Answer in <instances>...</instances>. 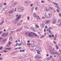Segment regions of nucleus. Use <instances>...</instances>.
Returning <instances> with one entry per match:
<instances>
[{
  "label": "nucleus",
  "mask_w": 61,
  "mask_h": 61,
  "mask_svg": "<svg viewBox=\"0 0 61 61\" xmlns=\"http://www.w3.org/2000/svg\"><path fill=\"white\" fill-rule=\"evenodd\" d=\"M57 18H56L55 17L54 18V20L53 22V24H55L56 23V21Z\"/></svg>",
  "instance_id": "obj_9"
},
{
  "label": "nucleus",
  "mask_w": 61,
  "mask_h": 61,
  "mask_svg": "<svg viewBox=\"0 0 61 61\" xmlns=\"http://www.w3.org/2000/svg\"><path fill=\"white\" fill-rule=\"evenodd\" d=\"M44 31L45 32H46V30L45 29H44Z\"/></svg>",
  "instance_id": "obj_59"
},
{
  "label": "nucleus",
  "mask_w": 61,
  "mask_h": 61,
  "mask_svg": "<svg viewBox=\"0 0 61 61\" xmlns=\"http://www.w3.org/2000/svg\"><path fill=\"white\" fill-rule=\"evenodd\" d=\"M38 7H36L35 8V9L36 10H37V8H38Z\"/></svg>",
  "instance_id": "obj_39"
},
{
  "label": "nucleus",
  "mask_w": 61,
  "mask_h": 61,
  "mask_svg": "<svg viewBox=\"0 0 61 61\" xmlns=\"http://www.w3.org/2000/svg\"><path fill=\"white\" fill-rule=\"evenodd\" d=\"M17 4V2H16L14 4V5H16Z\"/></svg>",
  "instance_id": "obj_23"
},
{
  "label": "nucleus",
  "mask_w": 61,
  "mask_h": 61,
  "mask_svg": "<svg viewBox=\"0 0 61 61\" xmlns=\"http://www.w3.org/2000/svg\"><path fill=\"white\" fill-rule=\"evenodd\" d=\"M52 36L53 37H54V35H52Z\"/></svg>",
  "instance_id": "obj_64"
},
{
  "label": "nucleus",
  "mask_w": 61,
  "mask_h": 61,
  "mask_svg": "<svg viewBox=\"0 0 61 61\" xmlns=\"http://www.w3.org/2000/svg\"><path fill=\"white\" fill-rule=\"evenodd\" d=\"M53 4H54L55 5H56V6H58V4H57L55 2H53Z\"/></svg>",
  "instance_id": "obj_13"
},
{
  "label": "nucleus",
  "mask_w": 61,
  "mask_h": 61,
  "mask_svg": "<svg viewBox=\"0 0 61 61\" xmlns=\"http://www.w3.org/2000/svg\"><path fill=\"white\" fill-rule=\"evenodd\" d=\"M35 58L36 59H41L42 58L41 56L40 57L39 56L36 55L35 56Z\"/></svg>",
  "instance_id": "obj_5"
},
{
  "label": "nucleus",
  "mask_w": 61,
  "mask_h": 61,
  "mask_svg": "<svg viewBox=\"0 0 61 61\" xmlns=\"http://www.w3.org/2000/svg\"><path fill=\"white\" fill-rule=\"evenodd\" d=\"M33 4H31L30 5V6H33Z\"/></svg>",
  "instance_id": "obj_57"
},
{
  "label": "nucleus",
  "mask_w": 61,
  "mask_h": 61,
  "mask_svg": "<svg viewBox=\"0 0 61 61\" xmlns=\"http://www.w3.org/2000/svg\"><path fill=\"white\" fill-rule=\"evenodd\" d=\"M41 2L42 3H44V1L43 0Z\"/></svg>",
  "instance_id": "obj_54"
},
{
  "label": "nucleus",
  "mask_w": 61,
  "mask_h": 61,
  "mask_svg": "<svg viewBox=\"0 0 61 61\" xmlns=\"http://www.w3.org/2000/svg\"><path fill=\"white\" fill-rule=\"evenodd\" d=\"M56 48L57 49H59V47H58V46L57 45L56 46Z\"/></svg>",
  "instance_id": "obj_22"
},
{
  "label": "nucleus",
  "mask_w": 61,
  "mask_h": 61,
  "mask_svg": "<svg viewBox=\"0 0 61 61\" xmlns=\"http://www.w3.org/2000/svg\"><path fill=\"white\" fill-rule=\"evenodd\" d=\"M25 29H29V28H28V27L27 26H25Z\"/></svg>",
  "instance_id": "obj_24"
},
{
  "label": "nucleus",
  "mask_w": 61,
  "mask_h": 61,
  "mask_svg": "<svg viewBox=\"0 0 61 61\" xmlns=\"http://www.w3.org/2000/svg\"><path fill=\"white\" fill-rule=\"evenodd\" d=\"M1 39H2V38H0V42L1 41Z\"/></svg>",
  "instance_id": "obj_62"
},
{
  "label": "nucleus",
  "mask_w": 61,
  "mask_h": 61,
  "mask_svg": "<svg viewBox=\"0 0 61 61\" xmlns=\"http://www.w3.org/2000/svg\"><path fill=\"white\" fill-rule=\"evenodd\" d=\"M52 51H53V50L51 51L52 54V55H53V54L54 55H58V56H59L60 57V54H59L56 51L55 52H54V51H53V53H52Z\"/></svg>",
  "instance_id": "obj_3"
},
{
  "label": "nucleus",
  "mask_w": 61,
  "mask_h": 61,
  "mask_svg": "<svg viewBox=\"0 0 61 61\" xmlns=\"http://www.w3.org/2000/svg\"><path fill=\"white\" fill-rule=\"evenodd\" d=\"M45 16L47 18H50L52 16V15L51 13H46Z\"/></svg>",
  "instance_id": "obj_2"
},
{
  "label": "nucleus",
  "mask_w": 61,
  "mask_h": 61,
  "mask_svg": "<svg viewBox=\"0 0 61 61\" xmlns=\"http://www.w3.org/2000/svg\"><path fill=\"white\" fill-rule=\"evenodd\" d=\"M3 49V47H0V50H2Z\"/></svg>",
  "instance_id": "obj_38"
},
{
  "label": "nucleus",
  "mask_w": 61,
  "mask_h": 61,
  "mask_svg": "<svg viewBox=\"0 0 61 61\" xmlns=\"http://www.w3.org/2000/svg\"><path fill=\"white\" fill-rule=\"evenodd\" d=\"M27 45L28 46H30V43H28Z\"/></svg>",
  "instance_id": "obj_45"
},
{
  "label": "nucleus",
  "mask_w": 61,
  "mask_h": 61,
  "mask_svg": "<svg viewBox=\"0 0 61 61\" xmlns=\"http://www.w3.org/2000/svg\"><path fill=\"white\" fill-rule=\"evenodd\" d=\"M59 20V21L60 22H61V19H60V20Z\"/></svg>",
  "instance_id": "obj_58"
},
{
  "label": "nucleus",
  "mask_w": 61,
  "mask_h": 61,
  "mask_svg": "<svg viewBox=\"0 0 61 61\" xmlns=\"http://www.w3.org/2000/svg\"><path fill=\"white\" fill-rule=\"evenodd\" d=\"M19 30L20 31V30H21L23 29V27H21L20 29H19Z\"/></svg>",
  "instance_id": "obj_26"
},
{
  "label": "nucleus",
  "mask_w": 61,
  "mask_h": 61,
  "mask_svg": "<svg viewBox=\"0 0 61 61\" xmlns=\"http://www.w3.org/2000/svg\"><path fill=\"white\" fill-rule=\"evenodd\" d=\"M22 22H23V20H20V22H21V23H22Z\"/></svg>",
  "instance_id": "obj_61"
},
{
  "label": "nucleus",
  "mask_w": 61,
  "mask_h": 61,
  "mask_svg": "<svg viewBox=\"0 0 61 61\" xmlns=\"http://www.w3.org/2000/svg\"><path fill=\"white\" fill-rule=\"evenodd\" d=\"M49 33H51V31L50 30H49Z\"/></svg>",
  "instance_id": "obj_47"
},
{
  "label": "nucleus",
  "mask_w": 61,
  "mask_h": 61,
  "mask_svg": "<svg viewBox=\"0 0 61 61\" xmlns=\"http://www.w3.org/2000/svg\"><path fill=\"white\" fill-rule=\"evenodd\" d=\"M41 26V28H44L45 27V24L44 23L41 24L40 25Z\"/></svg>",
  "instance_id": "obj_7"
},
{
  "label": "nucleus",
  "mask_w": 61,
  "mask_h": 61,
  "mask_svg": "<svg viewBox=\"0 0 61 61\" xmlns=\"http://www.w3.org/2000/svg\"><path fill=\"white\" fill-rule=\"evenodd\" d=\"M6 5V3H4V5Z\"/></svg>",
  "instance_id": "obj_44"
},
{
  "label": "nucleus",
  "mask_w": 61,
  "mask_h": 61,
  "mask_svg": "<svg viewBox=\"0 0 61 61\" xmlns=\"http://www.w3.org/2000/svg\"><path fill=\"white\" fill-rule=\"evenodd\" d=\"M50 58H49L47 60H50Z\"/></svg>",
  "instance_id": "obj_55"
},
{
  "label": "nucleus",
  "mask_w": 61,
  "mask_h": 61,
  "mask_svg": "<svg viewBox=\"0 0 61 61\" xmlns=\"http://www.w3.org/2000/svg\"><path fill=\"white\" fill-rule=\"evenodd\" d=\"M36 17L37 19H40V17L37 16H36Z\"/></svg>",
  "instance_id": "obj_18"
},
{
  "label": "nucleus",
  "mask_w": 61,
  "mask_h": 61,
  "mask_svg": "<svg viewBox=\"0 0 61 61\" xmlns=\"http://www.w3.org/2000/svg\"><path fill=\"white\" fill-rule=\"evenodd\" d=\"M59 15L60 16V17H61V13H59Z\"/></svg>",
  "instance_id": "obj_43"
},
{
  "label": "nucleus",
  "mask_w": 61,
  "mask_h": 61,
  "mask_svg": "<svg viewBox=\"0 0 61 61\" xmlns=\"http://www.w3.org/2000/svg\"><path fill=\"white\" fill-rule=\"evenodd\" d=\"M8 32L5 33L3 34L2 35V36H7L8 35Z\"/></svg>",
  "instance_id": "obj_8"
},
{
  "label": "nucleus",
  "mask_w": 61,
  "mask_h": 61,
  "mask_svg": "<svg viewBox=\"0 0 61 61\" xmlns=\"http://www.w3.org/2000/svg\"><path fill=\"white\" fill-rule=\"evenodd\" d=\"M38 42H41V40H39L37 41Z\"/></svg>",
  "instance_id": "obj_34"
},
{
  "label": "nucleus",
  "mask_w": 61,
  "mask_h": 61,
  "mask_svg": "<svg viewBox=\"0 0 61 61\" xmlns=\"http://www.w3.org/2000/svg\"><path fill=\"white\" fill-rule=\"evenodd\" d=\"M31 46L32 47H35V46H34V44L32 45Z\"/></svg>",
  "instance_id": "obj_28"
},
{
  "label": "nucleus",
  "mask_w": 61,
  "mask_h": 61,
  "mask_svg": "<svg viewBox=\"0 0 61 61\" xmlns=\"http://www.w3.org/2000/svg\"><path fill=\"white\" fill-rule=\"evenodd\" d=\"M11 47H10L9 48H5V50H11Z\"/></svg>",
  "instance_id": "obj_12"
},
{
  "label": "nucleus",
  "mask_w": 61,
  "mask_h": 61,
  "mask_svg": "<svg viewBox=\"0 0 61 61\" xmlns=\"http://www.w3.org/2000/svg\"><path fill=\"white\" fill-rule=\"evenodd\" d=\"M9 39L10 41H12V37L11 36L9 38Z\"/></svg>",
  "instance_id": "obj_16"
},
{
  "label": "nucleus",
  "mask_w": 61,
  "mask_h": 61,
  "mask_svg": "<svg viewBox=\"0 0 61 61\" xmlns=\"http://www.w3.org/2000/svg\"><path fill=\"white\" fill-rule=\"evenodd\" d=\"M6 40V39H4L3 40L2 42H5Z\"/></svg>",
  "instance_id": "obj_17"
},
{
  "label": "nucleus",
  "mask_w": 61,
  "mask_h": 61,
  "mask_svg": "<svg viewBox=\"0 0 61 61\" xmlns=\"http://www.w3.org/2000/svg\"><path fill=\"white\" fill-rule=\"evenodd\" d=\"M27 57V56L26 55H25V56H24V58H26Z\"/></svg>",
  "instance_id": "obj_51"
},
{
  "label": "nucleus",
  "mask_w": 61,
  "mask_h": 61,
  "mask_svg": "<svg viewBox=\"0 0 61 61\" xmlns=\"http://www.w3.org/2000/svg\"><path fill=\"white\" fill-rule=\"evenodd\" d=\"M33 34L35 35V36H36V37L37 36V34H36L35 33H34Z\"/></svg>",
  "instance_id": "obj_27"
},
{
  "label": "nucleus",
  "mask_w": 61,
  "mask_h": 61,
  "mask_svg": "<svg viewBox=\"0 0 61 61\" xmlns=\"http://www.w3.org/2000/svg\"><path fill=\"white\" fill-rule=\"evenodd\" d=\"M25 36H31V34L30 33L26 32L25 33Z\"/></svg>",
  "instance_id": "obj_6"
},
{
  "label": "nucleus",
  "mask_w": 61,
  "mask_h": 61,
  "mask_svg": "<svg viewBox=\"0 0 61 61\" xmlns=\"http://www.w3.org/2000/svg\"><path fill=\"white\" fill-rule=\"evenodd\" d=\"M29 19H30V17H28V20H29Z\"/></svg>",
  "instance_id": "obj_42"
},
{
  "label": "nucleus",
  "mask_w": 61,
  "mask_h": 61,
  "mask_svg": "<svg viewBox=\"0 0 61 61\" xmlns=\"http://www.w3.org/2000/svg\"><path fill=\"white\" fill-rule=\"evenodd\" d=\"M44 35H43L41 37V38H43V37H44Z\"/></svg>",
  "instance_id": "obj_36"
},
{
  "label": "nucleus",
  "mask_w": 61,
  "mask_h": 61,
  "mask_svg": "<svg viewBox=\"0 0 61 61\" xmlns=\"http://www.w3.org/2000/svg\"><path fill=\"white\" fill-rule=\"evenodd\" d=\"M33 16L34 17H36L37 16V15H36V13H34L33 15Z\"/></svg>",
  "instance_id": "obj_14"
},
{
  "label": "nucleus",
  "mask_w": 61,
  "mask_h": 61,
  "mask_svg": "<svg viewBox=\"0 0 61 61\" xmlns=\"http://www.w3.org/2000/svg\"><path fill=\"white\" fill-rule=\"evenodd\" d=\"M18 43H16V45H15V46H17L18 45Z\"/></svg>",
  "instance_id": "obj_35"
},
{
  "label": "nucleus",
  "mask_w": 61,
  "mask_h": 61,
  "mask_svg": "<svg viewBox=\"0 0 61 61\" xmlns=\"http://www.w3.org/2000/svg\"><path fill=\"white\" fill-rule=\"evenodd\" d=\"M4 23V21H2V22L0 23V25H2Z\"/></svg>",
  "instance_id": "obj_19"
},
{
  "label": "nucleus",
  "mask_w": 61,
  "mask_h": 61,
  "mask_svg": "<svg viewBox=\"0 0 61 61\" xmlns=\"http://www.w3.org/2000/svg\"><path fill=\"white\" fill-rule=\"evenodd\" d=\"M20 31V30H19V29L17 30H15V32H16V31Z\"/></svg>",
  "instance_id": "obj_41"
},
{
  "label": "nucleus",
  "mask_w": 61,
  "mask_h": 61,
  "mask_svg": "<svg viewBox=\"0 0 61 61\" xmlns=\"http://www.w3.org/2000/svg\"><path fill=\"white\" fill-rule=\"evenodd\" d=\"M22 44L21 43H20L18 44V46H22Z\"/></svg>",
  "instance_id": "obj_32"
},
{
  "label": "nucleus",
  "mask_w": 61,
  "mask_h": 61,
  "mask_svg": "<svg viewBox=\"0 0 61 61\" xmlns=\"http://www.w3.org/2000/svg\"><path fill=\"white\" fill-rule=\"evenodd\" d=\"M23 11V8L20 7L18 9V11L19 12H22Z\"/></svg>",
  "instance_id": "obj_4"
},
{
  "label": "nucleus",
  "mask_w": 61,
  "mask_h": 61,
  "mask_svg": "<svg viewBox=\"0 0 61 61\" xmlns=\"http://www.w3.org/2000/svg\"><path fill=\"white\" fill-rule=\"evenodd\" d=\"M48 28V27H47V26L46 25L45 27V28H46V29H47Z\"/></svg>",
  "instance_id": "obj_48"
},
{
  "label": "nucleus",
  "mask_w": 61,
  "mask_h": 61,
  "mask_svg": "<svg viewBox=\"0 0 61 61\" xmlns=\"http://www.w3.org/2000/svg\"><path fill=\"white\" fill-rule=\"evenodd\" d=\"M35 26H36V28H39V27L37 25H35Z\"/></svg>",
  "instance_id": "obj_30"
},
{
  "label": "nucleus",
  "mask_w": 61,
  "mask_h": 61,
  "mask_svg": "<svg viewBox=\"0 0 61 61\" xmlns=\"http://www.w3.org/2000/svg\"><path fill=\"white\" fill-rule=\"evenodd\" d=\"M8 52V51H7L5 50L3 51V52H5H5Z\"/></svg>",
  "instance_id": "obj_25"
},
{
  "label": "nucleus",
  "mask_w": 61,
  "mask_h": 61,
  "mask_svg": "<svg viewBox=\"0 0 61 61\" xmlns=\"http://www.w3.org/2000/svg\"><path fill=\"white\" fill-rule=\"evenodd\" d=\"M49 36L50 38H51V37H52V36H51V35H49Z\"/></svg>",
  "instance_id": "obj_53"
},
{
  "label": "nucleus",
  "mask_w": 61,
  "mask_h": 61,
  "mask_svg": "<svg viewBox=\"0 0 61 61\" xmlns=\"http://www.w3.org/2000/svg\"><path fill=\"white\" fill-rule=\"evenodd\" d=\"M60 20H58V23H59L60 22V21H59Z\"/></svg>",
  "instance_id": "obj_60"
},
{
  "label": "nucleus",
  "mask_w": 61,
  "mask_h": 61,
  "mask_svg": "<svg viewBox=\"0 0 61 61\" xmlns=\"http://www.w3.org/2000/svg\"><path fill=\"white\" fill-rule=\"evenodd\" d=\"M11 44H12V43L11 42L9 41V43H8V44H9V45H10Z\"/></svg>",
  "instance_id": "obj_40"
},
{
  "label": "nucleus",
  "mask_w": 61,
  "mask_h": 61,
  "mask_svg": "<svg viewBox=\"0 0 61 61\" xmlns=\"http://www.w3.org/2000/svg\"><path fill=\"white\" fill-rule=\"evenodd\" d=\"M56 7H57V8H58V9H60V10L61 9L60 8V7H59V6H56Z\"/></svg>",
  "instance_id": "obj_20"
},
{
  "label": "nucleus",
  "mask_w": 61,
  "mask_h": 61,
  "mask_svg": "<svg viewBox=\"0 0 61 61\" xmlns=\"http://www.w3.org/2000/svg\"><path fill=\"white\" fill-rule=\"evenodd\" d=\"M21 48V47H20L18 48V49H20Z\"/></svg>",
  "instance_id": "obj_52"
},
{
  "label": "nucleus",
  "mask_w": 61,
  "mask_h": 61,
  "mask_svg": "<svg viewBox=\"0 0 61 61\" xmlns=\"http://www.w3.org/2000/svg\"><path fill=\"white\" fill-rule=\"evenodd\" d=\"M16 8H15V10H14V11L15 12V11H16Z\"/></svg>",
  "instance_id": "obj_56"
},
{
  "label": "nucleus",
  "mask_w": 61,
  "mask_h": 61,
  "mask_svg": "<svg viewBox=\"0 0 61 61\" xmlns=\"http://www.w3.org/2000/svg\"><path fill=\"white\" fill-rule=\"evenodd\" d=\"M52 56H51L50 57V59H51V58H52Z\"/></svg>",
  "instance_id": "obj_50"
},
{
  "label": "nucleus",
  "mask_w": 61,
  "mask_h": 61,
  "mask_svg": "<svg viewBox=\"0 0 61 61\" xmlns=\"http://www.w3.org/2000/svg\"><path fill=\"white\" fill-rule=\"evenodd\" d=\"M14 10H11L9 12V13H10V14L12 13H13V12H14Z\"/></svg>",
  "instance_id": "obj_11"
},
{
  "label": "nucleus",
  "mask_w": 61,
  "mask_h": 61,
  "mask_svg": "<svg viewBox=\"0 0 61 61\" xmlns=\"http://www.w3.org/2000/svg\"><path fill=\"white\" fill-rule=\"evenodd\" d=\"M20 52H25V50H20Z\"/></svg>",
  "instance_id": "obj_29"
},
{
  "label": "nucleus",
  "mask_w": 61,
  "mask_h": 61,
  "mask_svg": "<svg viewBox=\"0 0 61 61\" xmlns=\"http://www.w3.org/2000/svg\"><path fill=\"white\" fill-rule=\"evenodd\" d=\"M53 43L55 44H56V41H53Z\"/></svg>",
  "instance_id": "obj_49"
},
{
  "label": "nucleus",
  "mask_w": 61,
  "mask_h": 61,
  "mask_svg": "<svg viewBox=\"0 0 61 61\" xmlns=\"http://www.w3.org/2000/svg\"><path fill=\"white\" fill-rule=\"evenodd\" d=\"M56 11L57 12H60V10L58 9H57Z\"/></svg>",
  "instance_id": "obj_33"
},
{
  "label": "nucleus",
  "mask_w": 61,
  "mask_h": 61,
  "mask_svg": "<svg viewBox=\"0 0 61 61\" xmlns=\"http://www.w3.org/2000/svg\"><path fill=\"white\" fill-rule=\"evenodd\" d=\"M40 52H41V51H39L37 52V54H40Z\"/></svg>",
  "instance_id": "obj_37"
},
{
  "label": "nucleus",
  "mask_w": 61,
  "mask_h": 61,
  "mask_svg": "<svg viewBox=\"0 0 61 61\" xmlns=\"http://www.w3.org/2000/svg\"><path fill=\"white\" fill-rule=\"evenodd\" d=\"M30 29L32 30H33V32H35V31H36V30H35V29H34V28H31Z\"/></svg>",
  "instance_id": "obj_15"
},
{
  "label": "nucleus",
  "mask_w": 61,
  "mask_h": 61,
  "mask_svg": "<svg viewBox=\"0 0 61 61\" xmlns=\"http://www.w3.org/2000/svg\"><path fill=\"white\" fill-rule=\"evenodd\" d=\"M50 20H47L45 22V24H49L50 23Z\"/></svg>",
  "instance_id": "obj_10"
},
{
  "label": "nucleus",
  "mask_w": 61,
  "mask_h": 61,
  "mask_svg": "<svg viewBox=\"0 0 61 61\" xmlns=\"http://www.w3.org/2000/svg\"><path fill=\"white\" fill-rule=\"evenodd\" d=\"M53 29V28L52 27H51L49 29Z\"/></svg>",
  "instance_id": "obj_46"
},
{
  "label": "nucleus",
  "mask_w": 61,
  "mask_h": 61,
  "mask_svg": "<svg viewBox=\"0 0 61 61\" xmlns=\"http://www.w3.org/2000/svg\"><path fill=\"white\" fill-rule=\"evenodd\" d=\"M21 25V24L20 23H18L17 24V26H20V25Z\"/></svg>",
  "instance_id": "obj_21"
},
{
  "label": "nucleus",
  "mask_w": 61,
  "mask_h": 61,
  "mask_svg": "<svg viewBox=\"0 0 61 61\" xmlns=\"http://www.w3.org/2000/svg\"><path fill=\"white\" fill-rule=\"evenodd\" d=\"M21 16L20 15H19V16L17 17L16 19H15L14 20L12 21V22L14 23L15 24L16 23H17V21L20 18H21Z\"/></svg>",
  "instance_id": "obj_1"
},
{
  "label": "nucleus",
  "mask_w": 61,
  "mask_h": 61,
  "mask_svg": "<svg viewBox=\"0 0 61 61\" xmlns=\"http://www.w3.org/2000/svg\"><path fill=\"white\" fill-rule=\"evenodd\" d=\"M30 42V41H27L28 43H29V42Z\"/></svg>",
  "instance_id": "obj_63"
},
{
  "label": "nucleus",
  "mask_w": 61,
  "mask_h": 61,
  "mask_svg": "<svg viewBox=\"0 0 61 61\" xmlns=\"http://www.w3.org/2000/svg\"><path fill=\"white\" fill-rule=\"evenodd\" d=\"M39 49H40L41 50V51H42V50H41V48L40 47H39L38 48Z\"/></svg>",
  "instance_id": "obj_31"
}]
</instances>
